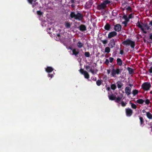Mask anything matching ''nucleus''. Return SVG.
Instances as JSON below:
<instances>
[{
    "mask_svg": "<svg viewBox=\"0 0 152 152\" xmlns=\"http://www.w3.org/2000/svg\"><path fill=\"white\" fill-rule=\"evenodd\" d=\"M110 49L109 47H107L105 48L104 51L105 53H108L110 52Z\"/></svg>",
    "mask_w": 152,
    "mask_h": 152,
    "instance_id": "cd10ccee",
    "label": "nucleus"
},
{
    "mask_svg": "<svg viewBox=\"0 0 152 152\" xmlns=\"http://www.w3.org/2000/svg\"><path fill=\"white\" fill-rule=\"evenodd\" d=\"M122 99V97H121L119 96H118L117 97H116L115 102L117 103H119Z\"/></svg>",
    "mask_w": 152,
    "mask_h": 152,
    "instance_id": "4be33fe9",
    "label": "nucleus"
},
{
    "mask_svg": "<svg viewBox=\"0 0 152 152\" xmlns=\"http://www.w3.org/2000/svg\"><path fill=\"white\" fill-rule=\"evenodd\" d=\"M129 86L130 87H132L133 86V85L132 84H129Z\"/></svg>",
    "mask_w": 152,
    "mask_h": 152,
    "instance_id": "e2e57ef3",
    "label": "nucleus"
},
{
    "mask_svg": "<svg viewBox=\"0 0 152 152\" xmlns=\"http://www.w3.org/2000/svg\"><path fill=\"white\" fill-rule=\"evenodd\" d=\"M89 71L91 72L93 74H94L95 73L94 70L91 68L90 69Z\"/></svg>",
    "mask_w": 152,
    "mask_h": 152,
    "instance_id": "09e8293b",
    "label": "nucleus"
},
{
    "mask_svg": "<svg viewBox=\"0 0 152 152\" xmlns=\"http://www.w3.org/2000/svg\"><path fill=\"white\" fill-rule=\"evenodd\" d=\"M75 0H71L70 1H71V2L72 3H75Z\"/></svg>",
    "mask_w": 152,
    "mask_h": 152,
    "instance_id": "bf43d9fd",
    "label": "nucleus"
},
{
    "mask_svg": "<svg viewBox=\"0 0 152 152\" xmlns=\"http://www.w3.org/2000/svg\"><path fill=\"white\" fill-rule=\"evenodd\" d=\"M142 25L141 24L139 20L137 23H136V25L141 29V30L143 31V33L146 34L147 31L145 30V29L142 26L145 27V30L149 31H151V28H150V26L148 25L147 23H142Z\"/></svg>",
    "mask_w": 152,
    "mask_h": 152,
    "instance_id": "f257e3e1",
    "label": "nucleus"
},
{
    "mask_svg": "<svg viewBox=\"0 0 152 152\" xmlns=\"http://www.w3.org/2000/svg\"><path fill=\"white\" fill-rule=\"evenodd\" d=\"M145 104H149L150 102L148 99H146L145 101Z\"/></svg>",
    "mask_w": 152,
    "mask_h": 152,
    "instance_id": "37998d69",
    "label": "nucleus"
},
{
    "mask_svg": "<svg viewBox=\"0 0 152 152\" xmlns=\"http://www.w3.org/2000/svg\"><path fill=\"white\" fill-rule=\"evenodd\" d=\"M126 115L127 116H131L133 113L132 110L130 108H126L125 109Z\"/></svg>",
    "mask_w": 152,
    "mask_h": 152,
    "instance_id": "423d86ee",
    "label": "nucleus"
},
{
    "mask_svg": "<svg viewBox=\"0 0 152 152\" xmlns=\"http://www.w3.org/2000/svg\"><path fill=\"white\" fill-rule=\"evenodd\" d=\"M127 10H131V8L130 7V6H128L127 8Z\"/></svg>",
    "mask_w": 152,
    "mask_h": 152,
    "instance_id": "5fc2aeb1",
    "label": "nucleus"
},
{
    "mask_svg": "<svg viewBox=\"0 0 152 152\" xmlns=\"http://www.w3.org/2000/svg\"><path fill=\"white\" fill-rule=\"evenodd\" d=\"M117 64L120 66H121L122 64V61L120 58H117Z\"/></svg>",
    "mask_w": 152,
    "mask_h": 152,
    "instance_id": "a211bd4d",
    "label": "nucleus"
},
{
    "mask_svg": "<svg viewBox=\"0 0 152 152\" xmlns=\"http://www.w3.org/2000/svg\"><path fill=\"white\" fill-rule=\"evenodd\" d=\"M133 14L132 13H131L130 14H129V15L128 18L129 19L132 18L133 17Z\"/></svg>",
    "mask_w": 152,
    "mask_h": 152,
    "instance_id": "a18cd8bd",
    "label": "nucleus"
},
{
    "mask_svg": "<svg viewBox=\"0 0 152 152\" xmlns=\"http://www.w3.org/2000/svg\"><path fill=\"white\" fill-rule=\"evenodd\" d=\"M79 29L81 31H84L87 30L86 27L84 25L81 24L79 27Z\"/></svg>",
    "mask_w": 152,
    "mask_h": 152,
    "instance_id": "f8f14e48",
    "label": "nucleus"
},
{
    "mask_svg": "<svg viewBox=\"0 0 152 152\" xmlns=\"http://www.w3.org/2000/svg\"><path fill=\"white\" fill-rule=\"evenodd\" d=\"M86 71H84L82 69H80V72L82 74H83Z\"/></svg>",
    "mask_w": 152,
    "mask_h": 152,
    "instance_id": "79ce46f5",
    "label": "nucleus"
},
{
    "mask_svg": "<svg viewBox=\"0 0 152 152\" xmlns=\"http://www.w3.org/2000/svg\"><path fill=\"white\" fill-rule=\"evenodd\" d=\"M138 93V91L137 90L135 89L132 91V94L134 96H135Z\"/></svg>",
    "mask_w": 152,
    "mask_h": 152,
    "instance_id": "2f4dec72",
    "label": "nucleus"
},
{
    "mask_svg": "<svg viewBox=\"0 0 152 152\" xmlns=\"http://www.w3.org/2000/svg\"><path fill=\"white\" fill-rule=\"evenodd\" d=\"M131 104L132 108L134 109H135L137 108V106L135 104H134L132 103H131Z\"/></svg>",
    "mask_w": 152,
    "mask_h": 152,
    "instance_id": "c9c22d12",
    "label": "nucleus"
},
{
    "mask_svg": "<svg viewBox=\"0 0 152 152\" xmlns=\"http://www.w3.org/2000/svg\"><path fill=\"white\" fill-rule=\"evenodd\" d=\"M149 38L152 40V34H150Z\"/></svg>",
    "mask_w": 152,
    "mask_h": 152,
    "instance_id": "6e6d98bb",
    "label": "nucleus"
},
{
    "mask_svg": "<svg viewBox=\"0 0 152 152\" xmlns=\"http://www.w3.org/2000/svg\"><path fill=\"white\" fill-rule=\"evenodd\" d=\"M140 120V124L141 126H143L144 125V121L143 118L142 117H140L139 118Z\"/></svg>",
    "mask_w": 152,
    "mask_h": 152,
    "instance_id": "6ab92c4d",
    "label": "nucleus"
},
{
    "mask_svg": "<svg viewBox=\"0 0 152 152\" xmlns=\"http://www.w3.org/2000/svg\"><path fill=\"white\" fill-rule=\"evenodd\" d=\"M76 39L75 38H74L73 39V41L74 42H75V41H76Z\"/></svg>",
    "mask_w": 152,
    "mask_h": 152,
    "instance_id": "0e129e2a",
    "label": "nucleus"
},
{
    "mask_svg": "<svg viewBox=\"0 0 152 152\" xmlns=\"http://www.w3.org/2000/svg\"><path fill=\"white\" fill-rule=\"evenodd\" d=\"M114 29L115 31L119 32L121 30V26L120 24H118L115 25H114Z\"/></svg>",
    "mask_w": 152,
    "mask_h": 152,
    "instance_id": "6e6552de",
    "label": "nucleus"
},
{
    "mask_svg": "<svg viewBox=\"0 0 152 152\" xmlns=\"http://www.w3.org/2000/svg\"><path fill=\"white\" fill-rule=\"evenodd\" d=\"M92 77H91V79L95 81L96 80V77H93V78H92Z\"/></svg>",
    "mask_w": 152,
    "mask_h": 152,
    "instance_id": "4d7b16f0",
    "label": "nucleus"
},
{
    "mask_svg": "<svg viewBox=\"0 0 152 152\" xmlns=\"http://www.w3.org/2000/svg\"><path fill=\"white\" fill-rule=\"evenodd\" d=\"M127 69L129 71V73L130 74L134 72V69L129 67H128L127 68Z\"/></svg>",
    "mask_w": 152,
    "mask_h": 152,
    "instance_id": "412c9836",
    "label": "nucleus"
},
{
    "mask_svg": "<svg viewBox=\"0 0 152 152\" xmlns=\"http://www.w3.org/2000/svg\"><path fill=\"white\" fill-rule=\"evenodd\" d=\"M65 26L66 28H70L71 27V24L69 22L66 23Z\"/></svg>",
    "mask_w": 152,
    "mask_h": 152,
    "instance_id": "c756f323",
    "label": "nucleus"
},
{
    "mask_svg": "<svg viewBox=\"0 0 152 152\" xmlns=\"http://www.w3.org/2000/svg\"><path fill=\"white\" fill-rule=\"evenodd\" d=\"M37 3H36L34 4H33V5H32V7L33 8L34 7H35V5H36V4H37Z\"/></svg>",
    "mask_w": 152,
    "mask_h": 152,
    "instance_id": "052dcab7",
    "label": "nucleus"
},
{
    "mask_svg": "<svg viewBox=\"0 0 152 152\" xmlns=\"http://www.w3.org/2000/svg\"><path fill=\"white\" fill-rule=\"evenodd\" d=\"M102 80H98L96 82V84L98 86H99L102 84Z\"/></svg>",
    "mask_w": 152,
    "mask_h": 152,
    "instance_id": "393cba45",
    "label": "nucleus"
},
{
    "mask_svg": "<svg viewBox=\"0 0 152 152\" xmlns=\"http://www.w3.org/2000/svg\"><path fill=\"white\" fill-rule=\"evenodd\" d=\"M122 44L126 46H130L132 49L134 48L135 46V42L129 38L123 41Z\"/></svg>",
    "mask_w": 152,
    "mask_h": 152,
    "instance_id": "20e7f679",
    "label": "nucleus"
},
{
    "mask_svg": "<svg viewBox=\"0 0 152 152\" xmlns=\"http://www.w3.org/2000/svg\"><path fill=\"white\" fill-rule=\"evenodd\" d=\"M115 39L113 38L112 39L110 40V42L109 44V46L110 47V48H112L115 47Z\"/></svg>",
    "mask_w": 152,
    "mask_h": 152,
    "instance_id": "1a4fd4ad",
    "label": "nucleus"
},
{
    "mask_svg": "<svg viewBox=\"0 0 152 152\" xmlns=\"http://www.w3.org/2000/svg\"><path fill=\"white\" fill-rule=\"evenodd\" d=\"M123 18L124 19L125 21L129 22V19L127 17V16L126 15H124L123 16Z\"/></svg>",
    "mask_w": 152,
    "mask_h": 152,
    "instance_id": "7c9ffc66",
    "label": "nucleus"
},
{
    "mask_svg": "<svg viewBox=\"0 0 152 152\" xmlns=\"http://www.w3.org/2000/svg\"><path fill=\"white\" fill-rule=\"evenodd\" d=\"M124 52L123 50H121L120 52V54L123 55L124 54Z\"/></svg>",
    "mask_w": 152,
    "mask_h": 152,
    "instance_id": "3c124183",
    "label": "nucleus"
},
{
    "mask_svg": "<svg viewBox=\"0 0 152 152\" xmlns=\"http://www.w3.org/2000/svg\"><path fill=\"white\" fill-rule=\"evenodd\" d=\"M51 29H52V30H53V28H49L47 29V31L48 33H52V32L50 31V30H51Z\"/></svg>",
    "mask_w": 152,
    "mask_h": 152,
    "instance_id": "49530a36",
    "label": "nucleus"
},
{
    "mask_svg": "<svg viewBox=\"0 0 152 152\" xmlns=\"http://www.w3.org/2000/svg\"><path fill=\"white\" fill-rule=\"evenodd\" d=\"M71 7L73 8L75 7V5L74 4H72L71 5Z\"/></svg>",
    "mask_w": 152,
    "mask_h": 152,
    "instance_id": "69168bd1",
    "label": "nucleus"
},
{
    "mask_svg": "<svg viewBox=\"0 0 152 152\" xmlns=\"http://www.w3.org/2000/svg\"><path fill=\"white\" fill-rule=\"evenodd\" d=\"M149 72L150 73H152V66L149 69Z\"/></svg>",
    "mask_w": 152,
    "mask_h": 152,
    "instance_id": "8fccbe9b",
    "label": "nucleus"
},
{
    "mask_svg": "<svg viewBox=\"0 0 152 152\" xmlns=\"http://www.w3.org/2000/svg\"><path fill=\"white\" fill-rule=\"evenodd\" d=\"M107 79V76L106 75H104V76L103 77V79L104 80L106 81Z\"/></svg>",
    "mask_w": 152,
    "mask_h": 152,
    "instance_id": "603ef678",
    "label": "nucleus"
},
{
    "mask_svg": "<svg viewBox=\"0 0 152 152\" xmlns=\"http://www.w3.org/2000/svg\"><path fill=\"white\" fill-rule=\"evenodd\" d=\"M142 88L144 90L148 91L149 90L151 87V85L150 83L145 82L141 86Z\"/></svg>",
    "mask_w": 152,
    "mask_h": 152,
    "instance_id": "39448f33",
    "label": "nucleus"
},
{
    "mask_svg": "<svg viewBox=\"0 0 152 152\" xmlns=\"http://www.w3.org/2000/svg\"><path fill=\"white\" fill-rule=\"evenodd\" d=\"M72 54L75 55L76 57L77 56V55L79 53V50L77 48H74L72 50Z\"/></svg>",
    "mask_w": 152,
    "mask_h": 152,
    "instance_id": "9b49d317",
    "label": "nucleus"
},
{
    "mask_svg": "<svg viewBox=\"0 0 152 152\" xmlns=\"http://www.w3.org/2000/svg\"><path fill=\"white\" fill-rule=\"evenodd\" d=\"M100 41L101 42H102L103 44L104 45L106 44L108 42L107 40V39H105L104 40H101Z\"/></svg>",
    "mask_w": 152,
    "mask_h": 152,
    "instance_id": "f704fd0d",
    "label": "nucleus"
},
{
    "mask_svg": "<svg viewBox=\"0 0 152 152\" xmlns=\"http://www.w3.org/2000/svg\"><path fill=\"white\" fill-rule=\"evenodd\" d=\"M111 28L110 25L108 23H106L104 27V28L107 31H110Z\"/></svg>",
    "mask_w": 152,
    "mask_h": 152,
    "instance_id": "4468645a",
    "label": "nucleus"
},
{
    "mask_svg": "<svg viewBox=\"0 0 152 152\" xmlns=\"http://www.w3.org/2000/svg\"><path fill=\"white\" fill-rule=\"evenodd\" d=\"M114 59V58L112 57H110L109 58V61L110 63H112Z\"/></svg>",
    "mask_w": 152,
    "mask_h": 152,
    "instance_id": "ea45409f",
    "label": "nucleus"
},
{
    "mask_svg": "<svg viewBox=\"0 0 152 152\" xmlns=\"http://www.w3.org/2000/svg\"><path fill=\"white\" fill-rule=\"evenodd\" d=\"M117 34V33L115 31H112L110 32L108 34V38L109 39L116 36Z\"/></svg>",
    "mask_w": 152,
    "mask_h": 152,
    "instance_id": "0eeeda50",
    "label": "nucleus"
},
{
    "mask_svg": "<svg viewBox=\"0 0 152 152\" xmlns=\"http://www.w3.org/2000/svg\"><path fill=\"white\" fill-rule=\"evenodd\" d=\"M110 72V69H108L107 70V74H109Z\"/></svg>",
    "mask_w": 152,
    "mask_h": 152,
    "instance_id": "864d4df0",
    "label": "nucleus"
},
{
    "mask_svg": "<svg viewBox=\"0 0 152 152\" xmlns=\"http://www.w3.org/2000/svg\"><path fill=\"white\" fill-rule=\"evenodd\" d=\"M144 102V100L142 99H139L136 101L137 103L141 104H143Z\"/></svg>",
    "mask_w": 152,
    "mask_h": 152,
    "instance_id": "b1692460",
    "label": "nucleus"
},
{
    "mask_svg": "<svg viewBox=\"0 0 152 152\" xmlns=\"http://www.w3.org/2000/svg\"><path fill=\"white\" fill-rule=\"evenodd\" d=\"M108 97L110 100H115L116 98V96L112 94L111 95H109L108 96Z\"/></svg>",
    "mask_w": 152,
    "mask_h": 152,
    "instance_id": "f3484780",
    "label": "nucleus"
},
{
    "mask_svg": "<svg viewBox=\"0 0 152 152\" xmlns=\"http://www.w3.org/2000/svg\"><path fill=\"white\" fill-rule=\"evenodd\" d=\"M37 13L38 15H42L43 13L41 12L40 10L37 11Z\"/></svg>",
    "mask_w": 152,
    "mask_h": 152,
    "instance_id": "58836bf2",
    "label": "nucleus"
},
{
    "mask_svg": "<svg viewBox=\"0 0 152 152\" xmlns=\"http://www.w3.org/2000/svg\"><path fill=\"white\" fill-rule=\"evenodd\" d=\"M146 115L148 119H152V115L149 112H146Z\"/></svg>",
    "mask_w": 152,
    "mask_h": 152,
    "instance_id": "aec40b11",
    "label": "nucleus"
},
{
    "mask_svg": "<svg viewBox=\"0 0 152 152\" xmlns=\"http://www.w3.org/2000/svg\"><path fill=\"white\" fill-rule=\"evenodd\" d=\"M114 65L113 67V68L111 71V76L114 77H116L117 75H120L122 70V69L119 68V67L115 68L114 67Z\"/></svg>",
    "mask_w": 152,
    "mask_h": 152,
    "instance_id": "7ed1b4c3",
    "label": "nucleus"
},
{
    "mask_svg": "<svg viewBox=\"0 0 152 152\" xmlns=\"http://www.w3.org/2000/svg\"><path fill=\"white\" fill-rule=\"evenodd\" d=\"M109 61L107 59H106L104 63L107 65H108L109 63Z\"/></svg>",
    "mask_w": 152,
    "mask_h": 152,
    "instance_id": "4c0bfd02",
    "label": "nucleus"
},
{
    "mask_svg": "<svg viewBox=\"0 0 152 152\" xmlns=\"http://www.w3.org/2000/svg\"><path fill=\"white\" fill-rule=\"evenodd\" d=\"M117 14V11L115 10H113L112 12V15L114 16H116Z\"/></svg>",
    "mask_w": 152,
    "mask_h": 152,
    "instance_id": "473e14b6",
    "label": "nucleus"
},
{
    "mask_svg": "<svg viewBox=\"0 0 152 152\" xmlns=\"http://www.w3.org/2000/svg\"><path fill=\"white\" fill-rule=\"evenodd\" d=\"M70 15L72 18H74L76 20L79 21L82 20L84 17L83 14L78 11L77 12L76 14L75 12H71Z\"/></svg>",
    "mask_w": 152,
    "mask_h": 152,
    "instance_id": "f03ea898",
    "label": "nucleus"
},
{
    "mask_svg": "<svg viewBox=\"0 0 152 152\" xmlns=\"http://www.w3.org/2000/svg\"><path fill=\"white\" fill-rule=\"evenodd\" d=\"M53 69L50 66H47L45 68V71L48 73H50L53 70Z\"/></svg>",
    "mask_w": 152,
    "mask_h": 152,
    "instance_id": "2eb2a0df",
    "label": "nucleus"
},
{
    "mask_svg": "<svg viewBox=\"0 0 152 152\" xmlns=\"http://www.w3.org/2000/svg\"><path fill=\"white\" fill-rule=\"evenodd\" d=\"M85 78L88 79L89 78V75L88 72L86 71L83 74Z\"/></svg>",
    "mask_w": 152,
    "mask_h": 152,
    "instance_id": "5701e85b",
    "label": "nucleus"
},
{
    "mask_svg": "<svg viewBox=\"0 0 152 152\" xmlns=\"http://www.w3.org/2000/svg\"><path fill=\"white\" fill-rule=\"evenodd\" d=\"M84 55L86 57H89L90 56V54L89 52H85L84 53Z\"/></svg>",
    "mask_w": 152,
    "mask_h": 152,
    "instance_id": "72a5a7b5",
    "label": "nucleus"
},
{
    "mask_svg": "<svg viewBox=\"0 0 152 152\" xmlns=\"http://www.w3.org/2000/svg\"><path fill=\"white\" fill-rule=\"evenodd\" d=\"M105 5H106L107 4H109L110 3V1L108 0H105L102 2Z\"/></svg>",
    "mask_w": 152,
    "mask_h": 152,
    "instance_id": "c85d7f7f",
    "label": "nucleus"
},
{
    "mask_svg": "<svg viewBox=\"0 0 152 152\" xmlns=\"http://www.w3.org/2000/svg\"><path fill=\"white\" fill-rule=\"evenodd\" d=\"M84 66H85L86 69L88 71V69H89L90 68V67L89 66L87 65L86 66L85 65Z\"/></svg>",
    "mask_w": 152,
    "mask_h": 152,
    "instance_id": "c03bdc74",
    "label": "nucleus"
},
{
    "mask_svg": "<svg viewBox=\"0 0 152 152\" xmlns=\"http://www.w3.org/2000/svg\"><path fill=\"white\" fill-rule=\"evenodd\" d=\"M119 82H118L117 83V87L118 88H121L122 86H123V83L121 82H119V83H118Z\"/></svg>",
    "mask_w": 152,
    "mask_h": 152,
    "instance_id": "a878e982",
    "label": "nucleus"
},
{
    "mask_svg": "<svg viewBox=\"0 0 152 152\" xmlns=\"http://www.w3.org/2000/svg\"><path fill=\"white\" fill-rule=\"evenodd\" d=\"M54 75L53 74H48V76L49 77H50L51 78H52V77H53Z\"/></svg>",
    "mask_w": 152,
    "mask_h": 152,
    "instance_id": "de8ad7c7",
    "label": "nucleus"
},
{
    "mask_svg": "<svg viewBox=\"0 0 152 152\" xmlns=\"http://www.w3.org/2000/svg\"><path fill=\"white\" fill-rule=\"evenodd\" d=\"M125 92L127 95H129L131 94V89L129 87H126L125 89Z\"/></svg>",
    "mask_w": 152,
    "mask_h": 152,
    "instance_id": "ddd939ff",
    "label": "nucleus"
},
{
    "mask_svg": "<svg viewBox=\"0 0 152 152\" xmlns=\"http://www.w3.org/2000/svg\"><path fill=\"white\" fill-rule=\"evenodd\" d=\"M110 87L111 89L113 90H115L117 88L115 84H111Z\"/></svg>",
    "mask_w": 152,
    "mask_h": 152,
    "instance_id": "bb28decb",
    "label": "nucleus"
},
{
    "mask_svg": "<svg viewBox=\"0 0 152 152\" xmlns=\"http://www.w3.org/2000/svg\"><path fill=\"white\" fill-rule=\"evenodd\" d=\"M150 128H151V132H152V125H151V126Z\"/></svg>",
    "mask_w": 152,
    "mask_h": 152,
    "instance_id": "338daca9",
    "label": "nucleus"
},
{
    "mask_svg": "<svg viewBox=\"0 0 152 152\" xmlns=\"http://www.w3.org/2000/svg\"><path fill=\"white\" fill-rule=\"evenodd\" d=\"M127 103L126 102H124L123 101H121V105L123 107H124L126 106Z\"/></svg>",
    "mask_w": 152,
    "mask_h": 152,
    "instance_id": "e433bc0d",
    "label": "nucleus"
},
{
    "mask_svg": "<svg viewBox=\"0 0 152 152\" xmlns=\"http://www.w3.org/2000/svg\"><path fill=\"white\" fill-rule=\"evenodd\" d=\"M106 7L107 6L105 5L102 2L100 4L97 6V8L98 10H100L105 9Z\"/></svg>",
    "mask_w": 152,
    "mask_h": 152,
    "instance_id": "9d476101",
    "label": "nucleus"
},
{
    "mask_svg": "<svg viewBox=\"0 0 152 152\" xmlns=\"http://www.w3.org/2000/svg\"><path fill=\"white\" fill-rule=\"evenodd\" d=\"M69 49H70V50H71L72 51V50H73V49H72V48H71V47H69Z\"/></svg>",
    "mask_w": 152,
    "mask_h": 152,
    "instance_id": "774afa93",
    "label": "nucleus"
},
{
    "mask_svg": "<svg viewBox=\"0 0 152 152\" xmlns=\"http://www.w3.org/2000/svg\"><path fill=\"white\" fill-rule=\"evenodd\" d=\"M128 22V21H124L122 22V23L124 24L125 26L126 27L127 25Z\"/></svg>",
    "mask_w": 152,
    "mask_h": 152,
    "instance_id": "a19ab883",
    "label": "nucleus"
},
{
    "mask_svg": "<svg viewBox=\"0 0 152 152\" xmlns=\"http://www.w3.org/2000/svg\"><path fill=\"white\" fill-rule=\"evenodd\" d=\"M110 88L109 87H108L107 88V90L108 91H109L110 90Z\"/></svg>",
    "mask_w": 152,
    "mask_h": 152,
    "instance_id": "680f3d73",
    "label": "nucleus"
},
{
    "mask_svg": "<svg viewBox=\"0 0 152 152\" xmlns=\"http://www.w3.org/2000/svg\"><path fill=\"white\" fill-rule=\"evenodd\" d=\"M84 45V44L81 42L80 41H78L77 44V46L80 48H82L83 46Z\"/></svg>",
    "mask_w": 152,
    "mask_h": 152,
    "instance_id": "dca6fc26",
    "label": "nucleus"
},
{
    "mask_svg": "<svg viewBox=\"0 0 152 152\" xmlns=\"http://www.w3.org/2000/svg\"><path fill=\"white\" fill-rule=\"evenodd\" d=\"M149 25L152 26V20L150 22Z\"/></svg>",
    "mask_w": 152,
    "mask_h": 152,
    "instance_id": "13d9d810",
    "label": "nucleus"
}]
</instances>
